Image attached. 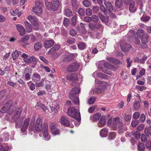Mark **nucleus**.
<instances>
[{
    "label": "nucleus",
    "mask_w": 151,
    "mask_h": 151,
    "mask_svg": "<svg viewBox=\"0 0 151 151\" xmlns=\"http://www.w3.org/2000/svg\"><path fill=\"white\" fill-rule=\"evenodd\" d=\"M148 38L149 35L147 33H146L143 35V36H142L140 38L142 43L143 44L146 43L148 41Z\"/></svg>",
    "instance_id": "26"
},
{
    "label": "nucleus",
    "mask_w": 151,
    "mask_h": 151,
    "mask_svg": "<svg viewBox=\"0 0 151 151\" xmlns=\"http://www.w3.org/2000/svg\"><path fill=\"white\" fill-rule=\"evenodd\" d=\"M22 110V108H19L16 111L15 113L12 117V119L14 122H16L17 120L19 118Z\"/></svg>",
    "instance_id": "10"
},
{
    "label": "nucleus",
    "mask_w": 151,
    "mask_h": 151,
    "mask_svg": "<svg viewBox=\"0 0 151 151\" xmlns=\"http://www.w3.org/2000/svg\"><path fill=\"white\" fill-rule=\"evenodd\" d=\"M104 65L105 67L109 69L113 70L114 69V66L108 63H105L104 64Z\"/></svg>",
    "instance_id": "44"
},
{
    "label": "nucleus",
    "mask_w": 151,
    "mask_h": 151,
    "mask_svg": "<svg viewBox=\"0 0 151 151\" xmlns=\"http://www.w3.org/2000/svg\"><path fill=\"white\" fill-rule=\"evenodd\" d=\"M9 136L8 133H4L1 135V137L3 140H8Z\"/></svg>",
    "instance_id": "41"
},
{
    "label": "nucleus",
    "mask_w": 151,
    "mask_h": 151,
    "mask_svg": "<svg viewBox=\"0 0 151 151\" xmlns=\"http://www.w3.org/2000/svg\"><path fill=\"white\" fill-rule=\"evenodd\" d=\"M21 54V52L20 51H18L17 50H16L15 52H14L12 53V58L14 60L16 59L19 56V55Z\"/></svg>",
    "instance_id": "32"
},
{
    "label": "nucleus",
    "mask_w": 151,
    "mask_h": 151,
    "mask_svg": "<svg viewBox=\"0 0 151 151\" xmlns=\"http://www.w3.org/2000/svg\"><path fill=\"white\" fill-rule=\"evenodd\" d=\"M16 27L17 29L19 32L21 36H22L25 34V30L22 25L20 24H17Z\"/></svg>",
    "instance_id": "15"
},
{
    "label": "nucleus",
    "mask_w": 151,
    "mask_h": 151,
    "mask_svg": "<svg viewBox=\"0 0 151 151\" xmlns=\"http://www.w3.org/2000/svg\"><path fill=\"white\" fill-rule=\"evenodd\" d=\"M139 116L140 114L139 112H135L133 114V117L134 119H137L139 117Z\"/></svg>",
    "instance_id": "63"
},
{
    "label": "nucleus",
    "mask_w": 151,
    "mask_h": 151,
    "mask_svg": "<svg viewBox=\"0 0 151 151\" xmlns=\"http://www.w3.org/2000/svg\"><path fill=\"white\" fill-rule=\"evenodd\" d=\"M42 46V45L41 42H37L34 45V48L35 50L37 51L40 50Z\"/></svg>",
    "instance_id": "30"
},
{
    "label": "nucleus",
    "mask_w": 151,
    "mask_h": 151,
    "mask_svg": "<svg viewBox=\"0 0 151 151\" xmlns=\"http://www.w3.org/2000/svg\"><path fill=\"white\" fill-rule=\"evenodd\" d=\"M43 139L44 140L47 141L50 139V136L49 135L47 132H46V131L45 132H43Z\"/></svg>",
    "instance_id": "34"
},
{
    "label": "nucleus",
    "mask_w": 151,
    "mask_h": 151,
    "mask_svg": "<svg viewBox=\"0 0 151 151\" xmlns=\"http://www.w3.org/2000/svg\"><path fill=\"white\" fill-rule=\"evenodd\" d=\"M65 14L67 17H69L72 16L73 14L72 12L69 9H66L64 10Z\"/></svg>",
    "instance_id": "36"
},
{
    "label": "nucleus",
    "mask_w": 151,
    "mask_h": 151,
    "mask_svg": "<svg viewBox=\"0 0 151 151\" xmlns=\"http://www.w3.org/2000/svg\"><path fill=\"white\" fill-rule=\"evenodd\" d=\"M145 34L144 30L142 29H139L136 33L137 36L140 38Z\"/></svg>",
    "instance_id": "37"
},
{
    "label": "nucleus",
    "mask_w": 151,
    "mask_h": 151,
    "mask_svg": "<svg viewBox=\"0 0 151 151\" xmlns=\"http://www.w3.org/2000/svg\"><path fill=\"white\" fill-rule=\"evenodd\" d=\"M96 100V98L95 97H91L88 100V102L89 104H92L94 103Z\"/></svg>",
    "instance_id": "53"
},
{
    "label": "nucleus",
    "mask_w": 151,
    "mask_h": 151,
    "mask_svg": "<svg viewBox=\"0 0 151 151\" xmlns=\"http://www.w3.org/2000/svg\"><path fill=\"white\" fill-rule=\"evenodd\" d=\"M68 116L74 118L78 122L81 120L80 114L79 111L74 107H71L68 108L67 113Z\"/></svg>",
    "instance_id": "3"
},
{
    "label": "nucleus",
    "mask_w": 151,
    "mask_h": 151,
    "mask_svg": "<svg viewBox=\"0 0 151 151\" xmlns=\"http://www.w3.org/2000/svg\"><path fill=\"white\" fill-rule=\"evenodd\" d=\"M36 59L33 57L32 56L26 59H24V61L26 63H30L32 62V61H36Z\"/></svg>",
    "instance_id": "39"
},
{
    "label": "nucleus",
    "mask_w": 151,
    "mask_h": 151,
    "mask_svg": "<svg viewBox=\"0 0 151 151\" xmlns=\"http://www.w3.org/2000/svg\"><path fill=\"white\" fill-rule=\"evenodd\" d=\"M80 27H77L76 29L79 32L85 34L87 32V30L85 27V24L82 23H80Z\"/></svg>",
    "instance_id": "13"
},
{
    "label": "nucleus",
    "mask_w": 151,
    "mask_h": 151,
    "mask_svg": "<svg viewBox=\"0 0 151 151\" xmlns=\"http://www.w3.org/2000/svg\"><path fill=\"white\" fill-rule=\"evenodd\" d=\"M35 120V119L34 118L33 120L30 122L29 127V130L31 131L35 130L37 131H41L42 125V121L41 119L38 117L36 120L35 124L34 125L33 123Z\"/></svg>",
    "instance_id": "2"
},
{
    "label": "nucleus",
    "mask_w": 151,
    "mask_h": 151,
    "mask_svg": "<svg viewBox=\"0 0 151 151\" xmlns=\"http://www.w3.org/2000/svg\"><path fill=\"white\" fill-rule=\"evenodd\" d=\"M139 122L137 120L132 121V122L131 125L133 127H136L139 124Z\"/></svg>",
    "instance_id": "62"
},
{
    "label": "nucleus",
    "mask_w": 151,
    "mask_h": 151,
    "mask_svg": "<svg viewBox=\"0 0 151 151\" xmlns=\"http://www.w3.org/2000/svg\"><path fill=\"white\" fill-rule=\"evenodd\" d=\"M61 124L67 127L70 126V122L67 118L64 116H62L60 119Z\"/></svg>",
    "instance_id": "12"
},
{
    "label": "nucleus",
    "mask_w": 151,
    "mask_h": 151,
    "mask_svg": "<svg viewBox=\"0 0 151 151\" xmlns=\"http://www.w3.org/2000/svg\"><path fill=\"white\" fill-rule=\"evenodd\" d=\"M27 19L33 25L36 26H38V19L36 17L30 15L28 17Z\"/></svg>",
    "instance_id": "9"
},
{
    "label": "nucleus",
    "mask_w": 151,
    "mask_h": 151,
    "mask_svg": "<svg viewBox=\"0 0 151 151\" xmlns=\"http://www.w3.org/2000/svg\"><path fill=\"white\" fill-rule=\"evenodd\" d=\"M35 4L36 6L33 8V11L37 15H40L42 12V8L43 7V4L42 3L37 1L35 2Z\"/></svg>",
    "instance_id": "7"
},
{
    "label": "nucleus",
    "mask_w": 151,
    "mask_h": 151,
    "mask_svg": "<svg viewBox=\"0 0 151 151\" xmlns=\"http://www.w3.org/2000/svg\"><path fill=\"white\" fill-rule=\"evenodd\" d=\"M121 122L120 121V119L119 117H117L113 118V120L112 124H111V128L113 130L116 129L117 128V125L119 122Z\"/></svg>",
    "instance_id": "14"
},
{
    "label": "nucleus",
    "mask_w": 151,
    "mask_h": 151,
    "mask_svg": "<svg viewBox=\"0 0 151 151\" xmlns=\"http://www.w3.org/2000/svg\"><path fill=\"white\" fill-rule=\"evenodd\" d=\"M123 2L122 0H116L115 5L117 8H120L122 6Z\"/></svg>",
    "instance_id": "33"
},
{
    "label": "nucleus",
    "mask_w": 151,
    "mask_h": 151,
    "mask_svg": "<svg viewBox=\"0 0 151 151\" xmlns=\"http://www.w3.org/2000/svg\"><path fill=\"white\" fill-rule=\"evenodd\" d=\"M106 123L105 117L104 116H102L100 119L99 122L98 123L99 127H101L104 126Z\"/></svg>",
    "instance_id": "27"
},
{
    "label": "nucleus",
    "mask_w": 151,
    "mask_h": 151,
    "mask_svg": "<svg viewBox=\"0 0 151 151\" xmlns=\"http://www.w3.org/2000/svg\"><path fill=\"white\" fill-rule=\"evenodd\" d=\"M116 133L114 132H111L109 133L108 138L110 140L114 139L116 137Z\"/></svg>",
    "instance_id": "42"
},
{
    "label": "nucleus",
    "mask_w": 151,
    "mask_h": 151,
    "mask_svg": "<svg viewBox=\"0 0 151 151\" xmlns=\"http://www.w3.org/2000/svg\"><path fill=\"white\" fill-rule=\"evenodd\" d=\"M89 29L92 31L95 30V29H99L100 28H103V25L100 23H96L93 24L92 23H90L88 24Z\"/></svg>",
    "instance_id": "8"
},
{
    "label": "nucleus",
    "mask_w": 151,
    "mask_h": 151,
    "mask_svg": "<svg viewBox=\"0 0 151 151\" xmlns=\"http://www.w3.org/2000/svg\"><path fill=\"white\" fill-rule=\"evenodd\" d=\"M134 5V2L133 1H130L129 4V10L131 12H134L136 11V9Z\"/></svg>",
    "instance_id": "22"
},
{
    "label": "nucleus",
    "mask_w": 151,
    "mask_h": 151,
    "mask_svg": "<svg viewBox=\"0 0 151 151\" xmlns=\"http://www.w3.org/2000/svg\"><path fill=\"white\" fill-rule=\"evenodd\" d=\"M78 47L80 50H83L85 49L86 47V44L83 42H81L79 43L78 45Z\"/></svg>",
    "instance_id": "40"
},
{
    "label": "nucleus",
    "mask_w": 151,
    "mask_h": 151,
    "mask_svg": "<svg viewBox=\"0 0 151 151\" xmlns=\"http://www.w3.org/2000/svg\"><path fill=\"white\" fill-rule=\"evenodd\" d=\"M86 13L87 15L90 16L92 13V11L91 9L88 8L86 11Z\"/></svg>",
    "instance_id": "61"
},
{
    "label": "nucleus",
    "mask_w": 151,
    "mask_h": 151,
    "mask_svg": "<svg viewBox=\"0 0 151 151\" xmlns=\"http://www.w3.org/2000/svg\"><path fill=\"white\" fill-rule=\"evenodd\" d=\"M70 35L73 36H75L77 34L76 32L73 29H71L70 30Z\"/></svg>",
    "instance_id": "59"
},
{
    "label": "nucleus",
    "mask_w": 151,
    "mask_h": 151,
    "mask_svg": "<svg viewBox=\"0 0 151 151\" xmlns=\"http://www.w3.org/2000/svg\"><path fill=\"white\" fill-rule=\"evenodd\" d=\"M122 50L124 52H128L131 48V46L129 44H127L126 42L122 43L121 45Z\"/></svg>",
    "instance_id": "11"
},
{
    "label": "nucleus",
    "mask_w": 151,
    "mask_h": 151,
    "mask_svg": "<svg viewBox=\"0 0 151 151\" xmlns=\"http://www.w3.org/2000/svg\"><path fill=\"white\" fill-rule=\"evenodd\" d=\"M11 13L13 16L16 15L19 12L18 9H11L10 10Z\"/></svg>",
    "instance_id": "56"
},
{
    "label": "nucleus",
    "mask_w": 151,
    "mask_h": 151,
    "mask_svg": "<svg viewBox=\"0 0 151 151\" xmlns=\"http://www.w3.org/2000/svg\"><path fill=\"white\" fill-rule=\"evenodd\" d=\"M45 2L48 9L52 11L56 10L60 4L58 0H53L51 2H48L47 0H45Z\"/></svg>",
    "instance_id": "5"
},
{
    "label": "nucleus",
    "mask_w": 151,
    "mask_h": 151,
    "mask_svg": "<svg viewBox=\"0 0 151 151\" xmlns=\"http://www.w3.org/2000/svg\"><path fill=\"white\" fill-rule=\"evenodd\" d=\"M40 79V76L38 74L34 73L32 76V80L34 82L39 81Z\"/></svg>",
    "instance_id": "28"
},
{
    "label": "nucleus",
    "mask_w": 151,
    "mask_h": 151,
    "mask_svg": "<svg viewBox=\"0 0 151 151\" xmlns=\"http://www.w3.org/2000/svg\"><path fill=\"white\" fill-rule=\"evenodd\" d=\"M138 150L141 151L144 150L145 148V146L144 144L142 143H139L138 145Z\"/></svg>",
    "instance_id": "48"
},
{
    "label": "nucleus",
    "mask_w": 151,
    "mask_h": 151,
    "mask_svg": "<svg viewBox=\"0 0 151 151\" xmlns=\"http://www.w3.org/2000/svg\"><path fill=\"white\" fill-rule=\"evenodd\" d=\"M91 21L95 23H97L99 20L98 17L95 15H92L91 17Z\"/></svg>",
    "instance_id": "45"
},
{
    "label": "nucleus",
    "mask_w": 151,
    "mask_h": 151,
    "mask_svg": "<svg viewBox=\"0 0 151 151\" xmlns=\"http://www.w3.org/2000/svg\"><path fill=\"white\" fill-rule=\"evenodd\" d=\"M108 129L107 128H104L100 131V134L101 136L102 137H106L108 133Z\"/></svg>",
    "instance_id": "25"
},
{
    "label": "nucleus",
    "mask_w": 151,
    "mask_h": 151,
    "mask_svg": "<svg viewBox=\"0 0 151 151\" xmlns=\"http://www.w3.org/2000/svg\"><path fill=\"white\" fill-rule=\"evenodd\" d=\"M134 137L137 139H139L140 137V133L137 131H136L134 133Z\"/></svg>",
    "instance_id": "64"
},
{
    "label": "nucleus",
    "mask_w": 151,
    "mask_h": 151,
    "mask_svg": "<svg viewBox=\"0 0 151 151\" xmlns=\"http://www.w3.org/2000/svg\"><path fill=\"white\" fill-rule=\"evenodd\" d=\"M98 16L101 21L103 22L107 23L108 21V18L104 16L101 13H99Z\"/></svg>",
    "instance_id": "31"
},
{
    "label": "nucleus",
    "mask_w": 151,
    "mask_h": 151,
    "mask_svg": "<svg viewBox=\"0 0 151 151\" xmlns=\"http://www.w3.org/2000/svg\"><path fill=\"white\" fill-rule=\"evenodd\" d=\"M24 23L27 32L28 33L31 32L32 30L31 24L27 21H25Z\"/></svg>",
    "instance_id": "24"
},
{
    "label": "nucleus",
    "mask_w": 151,
    "mask_h": 151,
    "mask_svg": "<svg viewBox=\"0 0 151 151\" xmlns=\"http://www.w3.org/2000/svg\"><path fill=\"white\" fill-rule=\"evenodd\" d=\"M29 121L30 119L28 118L25 119L23 125L21 129L22 132H24L26 130L29 124Z\"/></svg>",
    "instance_id": "17"
},
{
    "label": "nucleus",
    "mask_w": 151,
    "mask_h": 151,
    "mask_svg": "<svg viewBox=\"0 0 151 151\" xmlns=\"http://www.w3.org/2000/svg\"><path fill=\"white\" fill-rule=\"evenodd\" d=\"M103 89L101 88V87L96 88L93 90L94 92L96 93L103 92Z\"/></svg>",
    "instance_id": "49"
},
{
    "label": "nucleus",
    "mask_w": 151,
    "mask_h": 151,
    "mask_svg": "<svg viewBox=\"0 0 151 151\" xmlns=\"http://www.w3.org/2000/svg\"><path fill=\"white\" fill-rule=\"evenodd\" d=\"M50 128L54 135H56L59 134V130L56 128V125L55 124L51 123L50 125Z\"/></svg>",
    "instance_id": "16"
},
{
    "label": "nucleus",
    "mask_w": 151,
    "mask_h": 151,
    "mask_svg": "<svg viewBox=\"0 0 151 151\" xmlns=\"http://www.w3.org/2000/svg\"><path fill=\"white\" fill-rule=\"evenodd\" d=\"M77 19V17L75 16L73 17L71 19V25L73 26H75L76 23V21Z\"/></svg>",
    "instance_id": "47"
},
{
    "label": "nucleus",
    "mask_w": 151,
    "mask_h": 151,
    "mask_svg": "<svg viewBox=\"0 0 151 151\" xmlns=\"http://www.w3.org/2000/svg\"><path fill=\"white\" fill-rule=\"evenodd\" d=\"M104 4L108 10L111 12L113 10V8L111 3L109 2L106 1V0L104 1Z\"/></svg>",
    "instance_id": "23"
},
{
    "label": "nucleus",
    "mask_w": 151,
    "mask_h": 151,
    "mask_svg": "<svg viewBox=\"0 0 151 151\" xmlns=\"http://www.w3.org/2000/svg\"><path fill=\"white\" fill-rule=\"evenodd\" d=\"M96 108V105H94L93 106L90 107L88 110V112L90 113H92Z\"/></svg>",
    "instance_id": "58"
},
{
    "label": "nucleus",
    "mask_w": 151,
    "mask_h": 151,
    "mask_svg": "<svg viewBox=\"0 0 151 151\" xmlns=\"http://www.w3.org/2000/svg\"><path fill=\"white\" fill-rule=\"evenodd\" d=\"M27 83L32 91H33L35 89V85L31 81L28 82Z\"/></svg>",
    "instance_id": "50"
},
{
    "label": "nucleus",
    "mask_w": 151,
    "mask_h": 151,
    "mask_svg": "<svg viewBox=\"0 0 151 151\" xmlns=\"http://www.w3.org/2000/svg\"><path fill=\"white\" fill-rule=\"evenodd\" d=\"M83 5L86 7L89 6L91 4V2L88 0H84L83 2Z\"/></svg>",
    "instance_id": "46"
},
{
    "label": "nucleus",
    "mask_w": 151,
    "mask_h": 151,
    "mask_svg": "<svg viewBox=\"0 0 151 151\" xmlns=\"http://www.w3.org/2000/svg\"><path fill=\"white\" fill-rule=\"evenodd\" d=\"M132 116L131 115L129 114H125V117L124 118V120L125 121H130L131 119Z\"/></svg>",
    "instance_id": "54"
},
{
    "label": "nucleus",
    "mask_w": 151,
    "mask_h": 151,
    "mask_svg": "<svg viewBox=\"0 0 151 151\" xmlns=\"http://www.w3.org/2000/svg\"><path fill=\"white\" fill-rule=\"evenodd\" d=\"M67 78L68 80L73 81L77 80L78 77L76 73H73L68 75L67 76Z\"/></svg>",
    "instance_id": "18"
},
{
    "label": "nucleus",
    "mask_w": 151,
    "mask_h": 151,
    "mask_svg": "<svg viewBox=\"0 0 151 151\" xmlns=\"http://www.w3.org/2000/svg\"><path fill=\"white\" fill-rule=\"evenodd\" d=\"M75 39L70 37L68 38L67 40L66 44L67 45H69L71 44H73L75 42Z\"/></svg>",
    "instance_id": "43"
},
{
    "label": "nucleus",
    "mask_w": 151,
    "mask_h": 151,
    "mask_svg": "<svg viewBox=\"0 0 151 151\" xmlns=\"http://www.w3.org/2000/svg\"><path fill=\"white\" fill-rule=\"evenodd\" d=\"M118 132L120 134H122L124 131L127 130L126 127H124V124L122 122H119V124H118Z\"/></svg>",
    "instance_id": "19"
},
{
    "label": "nucleus",
    "mask_w": 151,
    "mask_h": 151,
    "mask_svg": "<svg viewBox=\"0 0 151 151\" xmlns=\"http://www.w3.org/2000/svg\"><path fill=\"white\" fill-rule=\"evenodd\" d=\"M101 116L100 113H97L94 115H91L90 116V119L92 121H96L99 120Z\"/></svg>",
    "instance_id": "21"
},
{
    "label": "nucleus",
    "mask_w": 151,
    "mask_h": 151,
    "mask_svg": "<svg viewBox=\"0 0 151 151\" xmlns=\"http://www.w3.org/2000/svg\"><path fill=\"white\" fill-rule=\"evenodd\" d=\"M29 36L26 35L23 36L21 39L19 40V42L21 43H25L29 40Z\"/></svg>",
    "instance_id": "35"
},
{
    "label": "nucleus",
    "mask_w": 151,
    "mask_h": 151,
    "mask_svg": "<svg viewBox=\"0 0 151 151\" xmlns=\"http://www.w3.org/2000/svg\"><path fill=\"white\" fill-rule=\"evenodd\" d=\"M15 107L14 104L12 103V101H9L1 109V112L2 113L6 112L9 114H11L13 113Z\"/></svg>",
    "instance_id": "1"
},
{
    "label": "nucleus",
    "mask_w": 151,
    "mask_h": 151,
    "mask_svg": "<svg viewBox=\"0 0 151 151\" xmlns=\"http://www.w3.org/2000/svg\"><path fill=\"white\" fill-rule=\"evenodd\" d=\"M140 103L139 101H135L133 105V109L135 111L138 110L140 109Z\"/></svg>",
    "instance_id": "29"
},
{
    "label": "nucleus",
    "mask_w": 151,
    "mask_h": 151,
    "mask_svg": "<svg viewBox=\"0 0 151 151\" xmlns=\"http://www.w3.org/2000/svg\"><path fill=\"white\" fill-rule=\"evenodd\" d=\"M16 122L17 125L18 127H21L22 124L23 118H20L18 121H17Z\"/></svg>",
    "instance_id": "55"
},
{
    "label": "nucleus",
    "mask_w": 151,
    "mask_h": 151,
    "mask_svg": "<svg viewBox=\"0 0 151 151\" xmlns=\"http://www.w3.org/2000/svg\"><path fill=\"white\" fill-rule=\"evenodd\" d=\"M44 47L46 48L50 47L54 44V42L52 40H46L44 42Z\"/></svg>",
    "instance_id": "20"
},
{
    "label": "nucleus",
    "mask_w": 151,
    "mask_h": 151,
    "mask_svg": "<svg viewBox=\"0 0 151 151\" xmlns=\"http://www.w3.org/2000/svg\"><path fill=\"white\" fill-rule=\"evenodd\" d=\"M100 7L101 10L103 12L104 14H106L107 13V10L104 7V6L102 5H101Z\"/></svg>",
    "instance_id": "57"
},
{
    "label": "nucleus",
    "mask_w": 151,
    "mask_h": 151,
    "mask_svg": "<svg viewBox=\"0 0 151 151\" xmlns=\"http://www.w3.org/2000/svg\"><path fill=\"white\" fill-rule=\"evenodd\" d=\"M109 60L110 62L114 64H116V63L119 62V60H118L113 58H109Z\"/></svg>",
    "instance_id": "60"
},
{
    "label": "nucleus",
    "mask_w": 151,
    "mask_h": 151,
    "mask_svg": "<svg viewBox=\"0 0 151 151\" xmlns=\"http://www.w3.org/2000/svg\"><path fill=\"white\" fill-rule=\"evenodd\" d=\"M80 64L75 62L71 63L67 68V71L68 72L77 71L79 68Z\"/></svg>",
    "instance_id": "6"
},
{
    "label": "nucleus",
    "mask_w": 151,
    "mask_h": 151,
    "mask_svg": "<svg viewBox=\"0 0 151 151\" xmlns=\"http://www.w3.org/2000/svg\"><path fill=\"white\" fill-rule=\"evenodd\" d=\"M7 91L6 90L0 91V100L2 99L4 97H6Z\"/></svg>",
    "instance_id": "38"
},
{
    "label": "nucleus",
    "mask_w": 151,
    "mask_h": 151,
    "mask_svg": "<svg viewBox=\"0 0 151 151\" xmlns=\"http://www.w3.org/2000/svg\"><path fill=\"white\" fill-rule=\"evenodd\" d=\"M48 125L46 123H44L43 125V128L42 127L41 130H42V132H47L48 129Z\"/></svg>",
    "instance_id": "52"
},
{
    "label": "nucleus",
    "mask_w": 151,
    "mask_h": 151,
    "mask_svg": "<svg viewBox=\"0 0 151 151\" xmlns=\"http://www.w3.org/2000/svg\"><path fill=\"white\" fill-rule=\"evenodd\" d=\"M63 24L65 27L68 26L70 24V21L68 19L66 18H64L63 22Z\"/></svg>",
    "instance_id": "51"
},
{
    "label": "nucleus",
    "mask_w": 151,
    "mask_h": 151,
    "mask_svg": "<svg viewBox=\"0 0 151 151\" xmlns=\"http://www.w3.org/2000/svg\"><path fill=\"white\" fill-rule=\"evenodd\" d=\"M80 91L79 88H74L72 89L70 91L69 97L76 105H77L79 103L78 98L76 96V94H78Z\"/></svg>",
    "instance_id": "4"
}]
</instances>
